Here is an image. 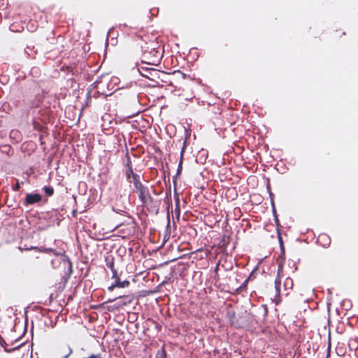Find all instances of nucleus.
Masks as SVG:
<instances>
[{"instance_id": "2", "label": "nucleus", "mask_w": 358, "mask_h": 358, "mask_svg": "<svg viewBox=\"0 0 358 358\" xmlns=\"http://www.w3.org/2000/svg\"><path fill=\"white\" fill-rule=\"evenodd\" d=\"M136 222L131 216H127V219L115 227L119 236L123 238L132 236L135 232Z\"/></svg>"}, {"instance_id": "4", "label": "nucleus", "mask_w": 358, "mask_h": 358, "mask_svg": "<svg viewBox=\"0 0 358 358\" xmlns=\"http://www.w3.org/2000/svg\"><path fill=\"white\" fill-rule=\"evenodd\" d=\"M112 279L115 280V282L112 284L110 287H108V289L110 292H112L114 290L115 288L119 287V288H124L127 287L130 285V282L127 280H125L124 281L120 280V277L118 275V273L117 272V277H113V274L112 275Z\"/></svg>"}, {"instance_id": "27", "label": "nucleus", "mask_w": 358, "mask_h": 358, "mask_svg": "<svg viewBox=\"0 0 358 358\" xmlns=\"http://www.w3.org/2000/svg\"><path fill=\"white\" fill-rule=\"evenodd\" d=\"M176 201H177V203L178 204V203H179V198H178V196H177Z\"/></svg>"}, {"instance_id": "17", "label": "nucleus", "mask_w": 358, "mask_h": 358, "mask_svg": "<svg viewBox=\"0 0 358 358\" xmlns=\"http://www.w3.org/2000/svg\"><path fill=\"white\" fill-rule=\"evenodd\" d=\"M43 189L45 192V194L49 196H51L52 195H53L54 192H55L53 187H52L45 186L43 188Z\"/></svg>"}, {"instance_id": "7", "label": "nucleus", "mask_w": 358, "mask_h": 358, "mask_svg": "<svg viewBox=\"0 0 358 358\" xmlns=\"http://www.w3.org/2000/svg\"><path fill=\"white\" fill-rule=\"evenodd\" d=\"M282 275H283V266L282 264H279L278 267L277 276L275 280V288L276 293L278 294H279L280 292V285H281L280 278L282 276Z\"/></svg>"}, {"instance_id": "26", "label": "nucleus", "mask_w": 358, "mask_h": 358, "mask_svg": "<svg viewBox=\"0 0 358 358\" xmlns=\"http://www.w3.org/2000/svg\"><path fill=\"white\" fill-rule=\"evenodd\" d=\"M37 106H38V104H31L29 107L32 108H35Z\"/></svg>"}, {"instance_id": "9", "label": "nucleus", "mask_w": 358, "mask_h": 358, "mask_svg": "<svg viewBox=\"0 0 358 358\" xmlns=\"http://www.w3.org/2000/svg\"><path fill=\"white\" fill-rule=\"evenodd\" d=\"M231 238L229 236L224 235L222 238V240L220 241L219 243V247L222 248V250H226L227 246L229 245L230 243Z\"/></svg>"}, {"instance_id": "22", "label": "nucleus", "mask_w": 358, "mask_h": 358, "mask_svg": "<svg viewBox=\"0 0 358 358\" xmlns=\"http://www.w3.org/2000/svg\"><path fill=\"white\" fill-rule=\"evenodd\" d=\"M13 190H14V191H18V190L20 189V183L17 182L15 185V186L13 187Z\"/></svg>"}, {"instance_id": "3", "label": "nucleus", "mask_w": 358, "mask_h": 358, "mask_svg": "<svg viewBox=\"0 0 358 358\" xmlns=\"http://www.w3.org/2000/svg\"><path fill=\"white\" fill-rule=\"evenodd\" d=\"M120 299H123V300L119 301L113 306L108 307L109 310L113 311L115 309H119L120 308H123L124 306H126L130 304L134 300V296L132 295H131V296L130 295L120 296L116 297L113 299H109L107 302H113V301H115V300Z\"/></svg>"}, {"instance_id": "15", "label": "nucleus", "mask_w": 358, "mask_h": 358, "mask_svg": "<svg viewBox=\"0 0 358 358\" xmlns=\"http://www.w3.org/2000/svg\"><path fill=\"white\" fill-rule=\"evenodd\" d=\"M0 345L4 348V350L6 352H11L13 351H14L15 349H17V348H12V349H8L6 348L7 346V344L6 343V341L3 340V338L1 337V336L0 335ZM19 347H17L18 348Z\"/></svg>"}, {"instance_id": "1", "label": "nucleus", "mask_w": 358, "mask_h": 358, "mask_svg": "<svg viewBox=\"0 0 358 358\" xmlns=\"http://www.w3.org/2000/svg\"><path fill=\"white\" fill-rule=\"evenodd\" d=\"M135 189L138 194V198L141 201L143 206L149 210H153L156 208V201L151 196L148 188L142 184Z\"/></svg>"}, {"instance_id": "23", "label": "nucleus", "mask_w": 358, "mask_h": 358, "mask_svg": "<svg viewBox=\"0 0 358 358\" xmlns=\"http://www.w3.org/2000/svg\"><path fill=\"white\" fill-rule=\"evenodd\" d=\"M219 266H220V264L217 263L215 268V275L217 276H218L217 272H218V269H219Z\"/></svg>"}, {"instance_id": "18", "label": "nucleus", "mask_w": 358, "mask_h": 358, "mask_svg": "<svg viewBox=\"0 0 358 358\" xmlns=\"http://www.w3.org/2000/svg\"><path fill=\"white\" fill-rule=\"evenodd\" d=\"M156 358H166V352L164 348H162L157 352Z\"/></svg>"}, {"instance_id": "6", "label": "nucleus", "mask_w": 358, "mask_h": 358, "mask_svg": "<svg viewBox=\"0 0 358 358\" xmlns=\"http://www.w3.org/2000/svg\"><path fill=\"white\" fill-rule=\"evenodd\" d=\"M42 200V196L39 194H27L24 200V205H32L40 202Z\"/></svg>"}, {"instance_id": "11", "label": "nucleus", "mask_w": 358, "mask_h": 358, "mask_svg": "<svg viewBox=\"0 0 358 358\" xmlns=\"http://www.w3.org/2000/svg\"><path fill=\"white\" fill-rule=\"evenodd\" d=\"M106 265L112 271V273H113V277H117V270L115 268V266H114V261H113V259L112 258L110 261L108 260V259L107 258L106 259Z\"/></svg>"}, {"instance_id": "20", "label": "nucleus", "mask_w": 358, "mask_h": 358, "mask_svg": "<svg viewBox=\"0 0 358 358\" xmlns=\"http://www.w3.org/2000/svg\"><path fill=\"white\" fill-rule=\"evenodd\" d=\"M126 159H127V162H126V164H125V167L127 169H131V168H133L131 159V158H130V157H129L128 153H127V155H126Z\"/></svg>"}, {"instance_id": "24", "label": "nucleus", "mask_w": 358, "mask_h": 358, "mask_svg": "<svg viewBox=\"0 0 358 358\" xmlns=\"http://www.w3.org/2000/svg\"><path fill=\"white\" fill-rule=\"evenodd\" d=\"M330 350H331V348H330V345H329L328 347V349H327V354L326 358H329V357H330Z\"/></svg>"}, {"instance_id": "10", "label": "nucleus", "mask_w": 358, "mask_h": 358, "mask_svg": "<svg viewBox=\"0 0 358 358\" xmlns=\"http://www.w3.org/2000/svg\"><path fill=\"white\" fill-rule=\"evenodd\" d=\"M283 286L285 291L287 292L285 294H289V292L292 290L294 287L293 280L291 278L287 277L284 281Z\"/></svg>"}, {"instance_id": "16", "label": "nucleus", "mask_w": 358, "mask_h": 358, "mask_svg": "<svg viewBox=\"0 0 358 358\" xmlns=\"http://www.w3.org/2000/svg\"><path fill=\"white\" fill-rule=\"evenodd\" d=\"M135 174H136V173L134 172L133 168L127 169V170L125 171L126 178L129 182H131L130 178H132L133 176Z\"/></svg>"}, {"instance_id": "13", "label": "nucleus", "mask_w": 358, "mask_h": 358, "mask_svg": "<svg viewBox=\"0 0 358 358\" xmlns=\"http://www.w3.org/2000/svg\"><path fill=\"white\" fill-rule=\"evenodd\" d=\"M319 241H323L324 242V246H329L331 243L330 238L326 234H320L318 238Z\"/></svg>"}, {"instance_id": "25", "label": "nucleus", "mask_w": 358, "mask_h": 358, "mask_svg": "<svg viewBox=\"0 0 358 358\" xmlns=\"http://www.w3.org/2000/svg\"><path fill=\"white\" fill-rule=\"evenodd\" d=\"M71 352H72V350H71V349H70L69 354H68V355H66L64 357V358H68V357L71 354Z\"/></svg>"}, {"instance_id": "21", "label": "nucleus", "mask_w": 358, "mask_h": 358, "mask_svg": "<svg viewBox=\"0 0 358 358\" xmlns=\"http://www.w3.org/2000/svg\"><path fill=\"white\" fill-rule=\"evenodd\" d=\"M31 249H34L36 250L42 251V252H48V253L52 251V249H51V248L39 249L37 247H34V248L32 247Z\"/></svg>"}, {"instance_id": "5", "label": "nucleus", "mask_w": 358, "mask_h": 358, "mask_svg": "<svg viewBox=\"0 0 358 358\" xmlns=\"http://www.w3.org/2000/svg\"><path fill=\"white\" fill-rule=\"evenodd\" d=\"M148 54L149 55L152 54L153 58L151 59V62H148L147 63L150 64H152V65H157L158 63L159 62L161 57H162L161 52L159 50H156L155 48H153L149 52L145 50L144 52V57L148 59H149V57L148 55Z\"/></svg>"}, {"instance_id": "14", "label": "nucleus", "mask_w": 358, "mask_h": 358, "mask_svg": "<svg viewBox=\"0 0 358 358\" xmlns=\"http://www.w3.org/2000/svg\"><path fill=\"white\" fill-rule=\"evenodd\" d=\"M131 178H132V182L134 183V188H136L143 184L141 182L140 176L138 174L136 173L135 175L133 176V177Z\"/></svg>"}, {"instance_id": "8", "label": "nucleus", "mask_w": 358, "mask_h": 358, "mask_svg": "<svg viewBox=\"0 0 358 358\" xmlns=\"http://www.w3.org/2000/svg\"><path fill=\"white\" fill-rule=\"evenodd\" d=\"M148 74H143L142 75L150 80H154L155 77L159 78V74H164L163 71H159L157 69H152L148 71Z\"/></svg>"}, {"instance_id": "19", "label": "nucleus", "mask_w": 358, "mask_h": 358, "mask_svg": "<svg viewBox=\"0 0 358 358\" xmlns=\"http://www.w3.org/2000/svg\"><path fill=\"white\" fill-rule=\"evenodd\" d=\"M182 169V158H181L180 161L179 162V164H178V167L176 175V176L174 177V179H173V182L174 183H176V178L178 177V176H179L181 173Z\"/></svg>"}, {"instance_id": "12", "label": "nucleus", "mask_w": 358, "mask_h": 358, "mask_svg": "<svg viewBox=\"0 0 358 358\" xmlns=\"http://www.w3.org/2000/svg\"><path fill=\"white\" fill-rule=\"evenodd\" d=\"M251 275L252 274H250V276L242 283V285L239 287H238L236 289V291L237 293L240 294V293L243 292V291L246 290L247 286H248V282H249V280H250V278H251Z\"/></svg>"}]
</instances>
